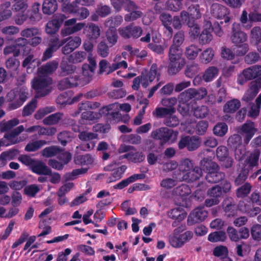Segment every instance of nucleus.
I'll return each mask as SVG.
<instances>
[{"label":"nucleus","mask_w":261,"mask_h":261,"mask_svg":"<svg viewBox=\"0 0 261 261\" xmlns=\"http://www.w3.org/2000/svg\"><path fill=\"white\" fill-rule=\"evenodd\" d=\"M19 123V120L16 118H13L8 121L5 120L0 122L1 132H5L4 138L10 142L8 144L13 145L20 142L21 140L18 139L16 137L24 130L23 125H19L17 127L11 130L14 126L18 125Z\"/></svg>","instance_id":"f257e3e1"},{"label":"nucleus","mask_w":261,"mask_h":261,"mask_svg":"<svg viewBox=\"0 0 261 261\" xmlns=\"http://www.w3.org/2000/svg\"><path fill=\"white\" fill-rule=\"evenodd\" d=\"M28 92L24 89L13 90L8 93L6 96L7 101L11 102L8 106L9 111L20 107L28 98Z\"/></svg>","instance_id":"f03ea898"},{"label":"nucleus","mask_w":261,"mask_h":261,"mask_svg":"<svg viewBox=\"0 0 261 261\" xmlns=\"http://www.w3.org/2000/svg\"><path fill=\"white\" fill-rule=\"evenodd\" d=\"M53 81L50 77L34 79L32 81V88L36 91V98L44 97L52 91Z\"/></svg>","instance_id":"7ed1b4c3"},{"label":"nucleus","mask_w":261,"mask_h":261,"mask_svg":"<svg viewBox=\"0 0 261 261\" xmlns=\"http://www.w3.org/2000/svg\"><path fill=\"white\" fill-rule=\"evenodd\" d=\"M184 166V170L185 173H184L182 180L188 182H193L200 178L202 175L201 169L198 166L194 167L191 160L188 159H185L182 164Z\"/></svg>","instance_id":"20e7f679"},{"label":"nucleus","mask_w":261,"mask_h":261,"mask_svg":"<svg viewBox=\"0 0 261 261\" xmlns=\"http://www.w3.org/2000/svg\"><path fill=\"white\" fill-rule=\"evenodd\" d=\"M261 77V65H253L244 69L237 79L238 84L243 85L248 81Z\"/></svg>","instance_id":"39448f33"},{"label":"nucleus","mask_w":261,"mask_h":261,"mask_svg":"<svg viewBox=\"0 0 261 261\" xmlns=\"http://www.w3.org/2000/svg\"><path fill=\"white\" fill-rule=\"evenodd\" d=\"M160 19L170 36L172 35L173 32L171 25L175 29H179L181 27L180 17L178 16L172 17L170 14L164 12L160 14Z\"/></svg>","instance_id":"423d86ee"},{"label":"nucleus","mask_w":261,"mask_h":261,"mask_svg":"<svg viewBox=\"0 0 261 261\" xmlns=\"http://www.w3.org/2000/svg\"><path fill=\"white\" fill-rule=\"evenodd\" d=\"M177 132L166 127H162L152 132L151 136L155 140H160L162 143H166L170 140H174L177 135Z\"/></svg>","instance_id":"0eeeda50"},{"label":"nucleus","mask_w":261,"mask_h":261,"mask_svg":"<svg viewBox=\"0 0 261 261\" xmlns=\"http://www.w3.org/2000/svg\"><path fill=\"white\" fill-rule=\"evenodd\" d=\"M118 31L119 35L124 39H137L143 33L142 28L136 25L134 23H131L124 27L119 28Z\"/></svg>","instance_id":"6e6552de"},{"label":"nucleus","mask_w":261,"mask_h":261,"mask_svg":"<svg viewBox=\"0 0 261 261\" xmlns=\"http://www.w3.org/2000/svg\"><path fill=\"white\" fill-rule=\"evenodd\" d=\"M66 16L61 13L54 14L51 20H49L45 25V31L49 35L55 34L58 32L63 23Z\"/></svg>","instance_id":"1a4fd4ad"},{"label":"nucleus","mask_w":261,"mask_h":261,"mask_svg":"<svg viewBox=\"0 0 261 261\" xmlns=\"http://www.w3.org/2000/svg\"><path fill=\"white\" fill-rule=\"evenodd\" d=\"M207 195L208 198H206L204 201V204L206 206L211 207L218 204L222 196L221 187L219 185H215L208 189L207 191Z\"/></svg>","instance_id":"9d476101"},{"label":"nucleus","mask_w":261,"mask_h":261,"mask_svg":"<svg viewBox=\"0 0 261 261\" xmlns=\"http://www.w3.org/2000/svg\"><path fill=\"white\" fill-rule=\"evenodd\" d=\"M207 94L205 88L202 87L198 89L189 88L179 95V98L185 100H201L205 97Z\"/></svg>","instance_id":"9b49d317"},{"label":"nucleus","mask_w":261,"mask_h":261,"mask_svg":"<svg viewBox=\"0 0 261 261\" xmlns=\"http://www.w3.org/2000/svg\"><path fill=\"white\" fill-rule=\"evenodd\" d=\"M228 145L234 150L235 155H238L240 158L243 157L245 155V144L242 145V138L241 136L238 134H234L228 139Z\"/></svg>","instance_id":"f8f14e48"},{"label":"nucleus","mask_w":261,"mask_h":261,"mask_svg":"<svg viewBox=\"0 0 261 261\" xmlns=\"http://www.w3.org/2000/svg\"><path fill=\"white\" fill-rule=\"evenodd\" d=\"M66 42L65 39L60 40L58 37L51 39L48 44V47L44 51L42 61H45L51 58L54 53L61 46Z\"/></svg>","instance_id":"ddd939ff"},{"label":"nucleus","mask_w":261,"mask_h":261,"mask_svg":"<svg viewBox=\"0 0 261 261\" xmlns=\"http://www.w3.org/2000/svg\"><path fill=\"white\" fill-rule=\"evenodd\" d=\"M188 12L182 10L180 12V17L182 21L188 22V20H196L201 18V14L200 12V6L198 4H194L190 6L188 9Z\"/></svg>","instance_id":"4468645a"},{"label":"nucleus","mask_w":261,"mask_h":261,"mask_svg":"<svg viewBox=\"0 0 261 261\" xmlns=\"http://www.w3.org/2000/svg\"><path fill=\"white\" fill-rule=\"evenodd\" d=\"M211 13L213 17L217 19H223L225 23H228L230 21V17L228 16L229 14L228 9L221 4H213L211 7Z\"/></svg>","instance_id":"2eb2a0df"},{"label":"nucleus","mask_w":261,"mask_h":261,"mask_svg":"<svg viewBox=\"0 0 261 261\" xmlns=\"http://www.w3.org/2000/svg\"><path fill=\"white\" fill-rule=\"evenodd\" d=\"M257 129L254 127V123L252 121L244 123L238 129V133L244 136V144L247 145L255 135Z\"/></svg>","instance_id":"dca6fc26"},{"label":"nucleus","mask_w":261,"mask_h":261,"mask_svg":"<svg viewBox=\"0 0 261 261\" xmlns=\"http://www.w3.org/2000/svg\"><path fill=\"white\" fill-rule=\"evenodd\" d=\"M117 106L116 103H112L102 107L101 112L106 116L107 122L114 124L120 122V113L119 111H113Z\"/></svg>","instance_id":"f3484780"},{"label":"nucleus","mask_w":261,"mask_h":261,"mask_svg":"<svg viewBox=\"0 0 261 261\" xmlns=\"http://www.w3.org/2000/svg\"><path fill=\"white\" fill-rule=\"evenodd\" d=\"M247 38V35L241 31L240 24L237 23H233L232 33L230 36L232 42L236 44L243 43L246 41Z\"/></svg>","instance_id":"a211bd4d"},{"label":"nucleus","mask_w":261,"mask_h":261,"mask_svg":"<svg viewBox=\"0 0 261 261\" xmlns=\"http://www.w3.org/2000/svg\"><path fill=\"white\" fill-rule=\"evenodd\" d=\"M240 211L247 214L250 217H254L261 211L259 207H254L251 201L247 200L240 201L238 205Z\"/></svg>","instance_id":"6ab92c4d"},{"label":"nucleus","mask_w":261,"mask_h":261,"mask_svg":"<svg viewBox=\"0 0 261 261\" xmlns=\"http://www.w3.org/2000/svg\"><path fill=\"white\" fill-rule=\"evenodd\" d=\"M167 216L169 218L174 220V221L172 224V226L175 227L178 225L179 222L185 219L187 216V213L183 208L178 207L168 211Z\"/></svg>","instance_id":"aec40b11"},{"label":"nucleus","mask_w":261,"mask_h":261,"mask_svg":"<svg viewBox=\"0 0 261 261\" xmlns=\"http://www.w3.org/2000/svg\"><path fill=\"white\" fill-rule=\"evenodd\" d=\"M76 66L68 59V58H63L60 64L59 75L65 76L74 72Z\"/></svg>","instance_id":"412c9836"},{"label":"nucleus","mask_w":261,"mask_h":261,"mask_svg":"<svg viewBox=\"0 0 261 261\" xmlns=\"http://www.w3.org/2000/svg\"><path fill=\"white\" fill-rule=\"evenodd\" d=\"M204 27V29L198 37L200 43L202 44L208 43L213 39L211 22L209 20H205Z\"/></svg>","instance_id":"4be33fe9"},{"label":"nucleus","mask_w":261,"mask_h":261,"mask_svg":"<svg viewBox=\"0 0 261 261\" xmlns=\"http://www.w3.org/2000/svg\"><path fill=\"white\" fill-rule=\"evenodd\" d=\"M208 212L204 206H199L195 208L189 216L188 220L191 219L193 223H199L204 221L207 217Z\"/></svg>","instance_id":"5701e85b"},{"label":"nucleus","mask_w":261,"mask_h":261,"mask_svg":"<svg viewBox=\"0 0 261 261\" xmlns=\"http://www.w3.org/2000/svg\"><path fill=\"white\" fill-rule=\"evenodd\" d=\"M31 170L34 173L39 175H47L51 173V169L46 164L40 160H36Z\"/></svg>","instance_id":"b1692460"},{"label":"nucleus","mask_w":261,"mask_h":261,"mask_svg":"<svg viewBox=\"0 0 261 261\" xmlns=\"http://www.w3.org/2000/svg\"><path fill=\"white\" fill-rule=\"evenodd\" d=\"M158 68L156 64H152L150 67L149 71L147 72L145 74L143 73L144 80L143 83V87L147 88L148 86V82H152L156 76H160V74L158 73Z\"/></svg>","instance_id":"393cba45"},{"label":"nucleus","mask_w":261,"mask_h":261,"mask_svg":"<svg viewBox=\"0 0 261 261\" xmlns=\"http://www.w3.org/2000/svg\"><path fill=\"white\" fill-rule=\"evenodd\" d=\"M225 176V173L220 171V167H219L216 169L211 170L207 173L205 179L209 183H217L223 180Z\"/></svg>","instance_id":"a878e982"},{"label":"nucleus","mask_w":261,"mask_h":261,"mask_svg":"<svg viewBox=\"0 0 261 261\" xmlns=\"http://www.w3.org/2000/svg\"><path fill=\"white\" fill-rule=\"evenodd\" d=\"M193 236L192 231H187L185 233L174 238L171 241V245L174 247H181L185 243L190 241Z\"/></svg>","instance_id":"bb28decb"},{"label":"nucleus","mask_w":261,"mask_h":261,"mask_svg":"<svg viewBox=\"0 0 261 261\" xmlns=\"http://www.w3.org/2000/svg\"><path fill=\"white\" fill-rule=\"evenodd\" d=\"M175 112V109L170 106L168 108L157 107L152 112L153 116L157 118H164V119Z\"/></svg>","instance_id":"cd10ccee"},{"label":"nucleus","mask_w":261,"mask_h":261,"mask_svg":"<svg viewBox=\"0 0 261 261\" xmlns=\"http://www.w3.org/2000/svg\"><path fill=\"white\" fill-rule=\"evenodd\" d=\"M58 66V62L56 60H53L41 66L38 69V71L41 74L45 75H49L56 70Z\"/></svg>","instance_id":"c85d7f7f"},{"label":"nucleus","mask_w":261,"mask_h":261,"mask_svg":"<svg viewBox=\"0 0 261 261\" xmlns=\"http://www.w3.org/2000/svg\"><path fill=\"white\" fill-rule=\"evenodd\" d=\"M182 51L180 47L171 45L169 51V61H176L181 62L185 61L184 58H182Z\"/></svg>","instance_id":"c756f323"},{"label":"nucleus","mask_w":261,"mask_h":261,"mask_svg":"<svg viewBox=\"0 0 261 261\" xmlns=\"http://www.w3.org/2000/svg\"><path fill=\"white\" fill-rule=\"evenodd\" d=\"M193 103L190 100L180 99L177 110L183 116L189 115L190 111H192Z\"/></svg>","instance_id":"7c9ffc66"},{"label":"nucleus","mask_w":261,"mask_h":261,"mask_svg":"<svg viewBox=\"0 0 261 261\" xmlns=\"http://www.w3.org/2000/svg\"><path fill=\"white\" fill-rule=\"evenodd\" d=\"M200 168L201 171H204L208 173L211 170L216 169L219 168V165L215 162L213 161L211 158H204L200 162Z\"/></svg>","instance_id":"2f4dec72"},{"label":"nucleus","mask_w":261,"mask_h":261,"mask_svg":"<svg viewBox=\"0 0 261 261\" xmlns=\"http://www.w3.org/2000/svg\"><path fill=\"white\" fill-rule=\"evenodd\" d=\"M58 9L56 0H44L42 4L43 13L47 15L54 13Z\"/></svg>","instance_id":"473e14b6"},{"label":"nucleus","mask_w":261,"mask_h":261,"mask_svg":"<svg viewBox=\"0 0 261 261\" xmlns=\"http://www.w3.org/2000/svg\"><path fill=\"white\" fill-rule=\"evenodd\" d=\"M126 169L127 167L125 165H122L112 171L113 172L107 179V182H115L121 178Z\"/></svg>","instance_id":"72a5a7b5"},{"label":"nucleus","mask_w":261,"mask_h":261,"mask_svg":"<svg viewBox=\"0 0 261 261\" xmlns=\"http://www.w3.org/2000/svg\"><path fill=\"white\" fill-rule=\"evenodd\" d=\"M241 107V102L237 99H233L228 101L223 107L224 112L225 113H233Z\"/></svg>","instance_id":"f704fd0d"},{"label":"nucleus","mask_w":261,"mask_h":261,"mask_svg":"<svg viewBox=\"0 0 261 261\" xmlns=\"http://www.w3.org/2000/svg\"><path fill=\"white\" fill-rule=\"evenodd\" d=\"M85 30L87 32V36L90 39L93 40L97 39L100 33V30L99 28L94 23L89 24L86 26Z\"/></svg>","instance_id":"c9c22d12"},{"label":"nucleus","mask_w":261,"mask_h":261,"mask_svg":"<svg viewBox=\"0 0 261 261\" xmlns=\"http://www.w3.org/2000/svg\"><path fill=\"white\" fill-rule=\"evenodd\" d=\"M193 116L197 118H203L208 114L209 109L206 106L201 105L193 107L192 111Z\"/></svg>","instance_id":"e433bc0d"},{"label":"nucleus","mask_w":261,"mask_h":261,"mask_svg":"<svg viewBox=\"0 0 261 261\" xmlns=\"http://www.w3.org/2000/svg\"><path fill=\"white\" fill-rule=\"evenodd\" d=\"M219 73V69L215 66L207 68L202 75L203 80L206 82H210L216 77Z\"/></svg>","instance_id":"4c0bfd02"},{"label":"nucleus","mask_w":261,"mask_h":261,"mask_svg":"<svg viewBox=\"0 0 261 261\" xmlns=\"http://www.w3.org/2000/svg\"><path fill=\"white\" fill-rule=\"evenodd\" d=\"M190 28L189 35L191 39H196L199 37L200 32V29L196 21L192 20H188L186 22Z\"/></svg>","instance_id":"58836bf2"},{"label":"nucleus","mask_w":261,"mask_h":261,"mask_svg":"<svg viewBox=\"0 0 261 261\" xmlns=\"http://www.w3.org/2000/svg\"><path fill=\"white\" fill-rule=\"evenodd\" d=\"M201 51L197 45L191 44L186 48L185 56L188 60H194L198 56L199 53Z\"/></svg>","instance_id":"ea45409f"},{"label":"nucleus","mask_w":261,"mask_h":261,"mask_svg":"<svg viewBox=\"0 0 261 261\" xmlns=\"http://www.w3.org/2000/svg\"><path fill=\"white\" fill-rule=\"evenodd\" d=\"M123 21V17L120 15H117L115 17H111L105 22L106 27L109 29L116 30V27L119 26Z\"/></svg>","instance_id":"a19ab883"},{"label":"nucleus","mask_w":261,"mask_h":261,"mask_svg":"<svg viewBox=\"0 0 261 261\" xmlns=\"http://www.w3.org/2000/svg\"><path fill=\"white\" fill-rule=\"evenodd\" d=\"M63 149L57 146H51L44 148L42 151V155L45 158H50L57 155Z\"/></svg>","instance_id":"79ce46f5"},{"label":"nucleus","mask_w":261,"mask_h":261,"mask_svg":"<svg viewBox=\"0 0 261 261\" xmlns=\"http://www.w3.org/2000/svg\"><path fill=\"white\" fill-rule=\"evenodd\" d=\"M88 170V169L86 168L73 169L71 172L65 174L64 178L66 181L73 180L77 178L78 175L86 173Z\"/></svg>","instance_id":"37998d69"},{"label":"nucleus","mask_w":261,"mask_h":261,"mask_svg":"<svg viewBox=\"0 0 261 261\" xmlns=\"http://www.w3.org/2000/svg\"><path fill=\"white\" fill-rule=\"evenodd\" d=\"M169 61L168 67V73L169 75H174L177 73L185 64V61L181 62L173 61Z\"/></svg>","instance_id":"c03bdc74"},{"label":"nucleus","mask_w":261,"mask_h":261,"mask_svg":"<svg viewBox=\"0 0 261 261\" xmlns=\"http://www.w3.org/2000/svg\"><path fill=\"white\" fill-rule=\"evenodd\" d=\"M62 116L63 114L61 113L58 112L52 114L45 117L43 120V123L44 124L48 125L57 124L61 120Z\"/></svg>","instance_id":"a18cd8bd"},{"label":"nucleus","mask_w":261,"mask_h":261,"mask_svg":"<svg viewBox=\"0 0 261 261\" xmlns=\"http://www.w3.org/2000/svg\"><path fill=\"white\" fill-rule=\"evenodd\" d=\"M226 238V233L223 231L211 232L208 236V240L213 243L224 242Z\"/></svg>","instance_id":"49530a36"},{"label":"nucleus","mask_w":261,"mask_h":261,"mask_svg":"<svg viewBox=\"0 0 261 261\" xmlns=\"http://www.w3.org/2000/svg\"><path fill=\"white\" fill-rule=\"evenodd\" d=\"M37 106V101L36 98H33L22 110V115L23 117L29 116L32 115L35 111Z\"/></svg>","instance_id":"de8ad7c7"},{"label":"nucleus","mask_w":261,"mask_h":261,"mask_svg":"<svg viewBox=\"0 0 261 261\" xmlns=\"http://www.w3.org/2000/svg\"><path fill=\"white\" fill-rule=\"evenodd\" d=\"M84 23H78L73 26L66 27L61 30V35L63 37L70 35L82 30L84 28Z\"/></svg>","instance_id":"09e8293b"},{"label":"nucleus","mask_w":261,"mask_h":261,"mask_svg":"<svg viewBox=\"0 0 261 261\" xmlns=\"http://www.w3.org/2000/svg\"><path fill=\"white\" fill-rule=\"evenodd\" d=\"M87 53L83 51H77L70 54L68 59L73 64L82 62L86 58Z\"/></svg>","instance_id":"8fccbe9b"},{"label":"nucleus","mask_w":261,"mask_h":261,"mask_svg":"<svg viewBox=\"0 0 261 261\" xmlns=\"http://www.w3.org/2000/svg\"><path fill=\"white\" fill-rule=\"evenodd\" d=\"M48 143L49 142L42 140L34 141L28 143L25 146V150L28 152L35 151Z\"/></svg>","instance_id":"3c124183"},{"label":"nucleus","mask_w":261,"mask_h":261,"mask_svg":"<svg viewBox=\"0 0 261 261\" xmlns=\"http://www.w3.org/2000/svg\"><path fill=\"white\" fill-rule=\"evenodd\" d=\"M173 193L174 195L184 197L190 195L191 193V190L188 185L181 184L174 188Z\"/></svg>","instance_id":"603ef678"},{"label":"nucleus","mask_w":261,"mask_h":261,"mask_svg":"<svg viewBox=\"0 0 261 261\" xmlns=\"http://www.w3.org/2000/svg\"><path fill=\"white\" fill-rule=\"evenodd\" d=\"M40 4L38 2H35L32 6L31 10V14L30 19L32 21H39L41 18V14L40 13Z\"/></svg>","instance_id":"864d4df0"},{"label":"nucleus","mask_w":261,"mask_h":261,"mask_svg":"<svg viewBox=\"0 0 261 261\" xmlns=\"http://www.w3.org/2000/svg\"><path fill=\"white\" fill-rule=\"evenodd\" d=\"M97 53L102 58L107 57L110 54L109 46L107 43L104 41H100L97 46Z\"/></svg>","instance_id":"5fc2aeb1"},{"label":"nucleus","mask_w":261,"mask_h":261,"mask_svg":"<svg viewBox=\"0 0 261 261\" xmlns=\"http://www.w3.org/2000/svg\"><path fill=\"white\" fill-rule=\"evenodd\" d=\"M228 131V126L224 122H219L213 128L214 134L219 137H223Z\"/></svg>","instance_id":"6e6d98bb"},{"label":"nucleus","mask_w":261,"mask_h":261,"mask_svg":"<svg viewBox=\"0 0 261 261\" xmlns=\"http://www.w3.org/2000/svg\"><path fill=\"white\" fill-rule=\"evenodd\" d=\"M12 9L16 12L24 13L28 7L27 0H14Z\"/></svg>","instance_id":"4d7b16f0"},{"label":"nucleus","mask_w":261,"mask_h":261,"mask_svg":"<svg viewBox=\"0 0 261 261\" xmlns=\"http://www.w3.org/2000/svg\"><path fill=\"white\" fill-rule=\"evenodd\" d=\"M72 139V133L69 131L61 132L58 135V139L63 146H66L67 143L71 141Z\"/></svg>","instance_id":"13d9d810"},{"label":"nucleus","mask_w":261,"mask_h":261,"mask_svg":"<svg viewBox=\"0 0 261 261\" xmlns=\"http://www.w3.org/2000/svg\"><path fill=\"white\" fill-rule=\"evenodd\" d=\"M213 254L215 256L221 257L222 258H224V257L228 256V248L225 246H217L214 248Z\"/></svg>","instance_id":"bf43d9fd"},{"label":"nucleus","mask_w":261,"mask_h":261,"mask_svg":"<svg viewBox=\"0 0 261 261\" xmlns=\"http://www.w3.org/2000/svg\"><path fill=\"white\" fill-rule=\"evenodd\" d=\"M200 70L198 64L196 63H192L188 65L185 70V75L186 76L192 78L196 75Z\"/></svg>","instance_id":"052dcab7"},{"label":"nucleus","mask_w":261,"mask_h":261,"mask_svg":"<svg viewBox=\"0 0 261 261\" xmlns=\"http://www.w3.org/2000/svg\"><path fill=\"white\" fill-rule=\"evenodd\" d=\"M93 162V158L90 154L78 155L76 159V163L82 165H91Z\"/></svg>","instance_id":"680f3d73"},{"label":"nucleus","mask_w":261,"mask_h":261,"mask_svg":"<svg viewBox=\"0 0 261 261\" xmlns=\"http://www.w3.org/2000/svg\"><path fill=\"white\" fill-rule=\"evenodd\" d=\"M40 190V189L38 185L32 184L25 186L23 191L24 194L28 196L34 197Z\"/></svg>","instance_id":"e2e57ef3"},{"label":"nucleus","mask_w":261,"mask_h":261,"mask_svg":"<svg viewBox=\"0 0 261 261\" xmlns=\"http://www.w3.org/2000/svg\"><path fill=\"white\" fill-rule=\"evenodd\" d=\"M106 38L110 46H113L117 42L118 36L116 30L109 29L106 32Z\"/></svg>","instance_id":"0e129e2a"},{"label":"nucleus","mask_w":261,"mask_h":261,"mask_svg":"<svg viewBox=\"0 0 261 261\" xmlns=\"http://www.w3.org/2000/svg\"><path fill=\"white\" fill-rule=\"evenodd\" d=\"M251 187L250 184L246 182L242 186L238 189L237 191V196L239 197L247 196L250 193Z\"/></svg>","instance_id":"69168bd1"},{"label":"nucleus","mask_w":261,"mask_h":261,"mask_svg":"<svg viewBox=\"0 0 261 261\" xmlns=\"http://www.w3.org/2000/svg\"><path fill=\"white\" fill-rule=\"evenodd\" d=\"M250 38L255 41V45L261 42V28L259 27H254L252 29Z\"/></svg>","instance_id":"338daca9"},{"label":"nucleus","mask_w":261,"mask_h":261,"mask_svg":"<svg viewBox=\"0 0 261 261\" xmlns=\"http://www.w3.org/2000/svg\"><path fill=\"white\" fill-rule=\"evenodd\" d=\"M251 234L254 240L259 241L261 240V225H253L251 228Z\"/></svg>","instance_id":"774afa93"}]
</instances>
